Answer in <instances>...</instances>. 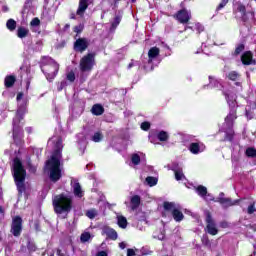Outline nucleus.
Returning <instances> with one entry per match:
<instances>
[{"label": "nucleus", "mask_w": 256, "mask_h": 256, "mask_svg": "<svg viewBox=\"0 0 256 256\" xmlns=\"http://www.w3.org/2000/svg\"><path fill=\"white\" fill-rule=\"evenodd\" d=\"M12 175L18 194L21 196L25 191H27V186L25 185L27 170H25V166H23V162L19 157H15L12 161Z\"/></svg>", "instance_id": "f257e3e1"}, {"label": "nucleus", "mask_w": 256, "mask_h": 256, "mask_svg": "<svg viewBox=\"0 0 256 256\" xmlns=\"http://www.w3.org/2000/svg\"><path fill=\"white\" fill-rule=\"evenodd\" d=\"M46 168L49 171V179L57 183L63 177L61 174V150L56 149L49 160L46 161Z\"/></svg>", "instance_id": "f03ea898"}, {"label": "nucleus", "mask_w": 256, "mask_h": 256, "mask_svg": "<svg viewBox=\"0 0 256 256\" xmlns=\"http://www.w3.org/2000/svg\"><path fill=\"white\" fill-rule=\"evenodd\" d=\"M52 205L56 215L71 213L73 210V196L65 193L58 194L53 198Z\"/></svg>", "instance_id": "7ed1b4c3"}, {"label": "nucleus", "mask_w": 256, "mask_h": 256, "mask_svg": "<svg viewBox=\"0 0 256 256\" xmlns=\"http://www.w3.org/2000/svg\"><path fill=\"white\" fill-rule=\"evenodd\" d=\"M42 59H45L48 62V65L45 68H41V71L46 75V79H49L50 81L55 79L59 73V63L47 56H44Z\"/></svg>", "instance_id": "20e7f679"}, {"label": "nucleus", "mask_w": 256, "mask_h": 256, "mask_svg": "<svg viewBox=\"0 0 256 256\" xmlns=\"http://www.w3.org/2000/svg\"><path fill=\"white\" fill-rule=\"evenodd\" d=\"M95 66V53H87L80 59L79 69L82 73L93 71Z\"/></svg>", "instance_id": "39448f33"}, {"label": "nucleus", "mask_w": 256, "mask_h": 256, "mask_svg": "<svg viewBox=\"0 0 256 256\" xmlns=\"http://www.w3.org/2000/svg\"><path fill=\"white\" fill-rule=\"evenodd\" d=\"M163 207L165 211H169L172 213V217L176 223H181L183 219H185V215L183 212L175 207V203L173 202H164Z\"/></svg>", "instance_id": "423d86ee"}, {"label": "nucleus", "mask_w": 256, "mask_h": 256, "mask_svg": "<svg viewBox=\"0 0 256 256\" xmlns=\"http://www.w3.org/2000/svg\"><path fill=\"white\" fill-rule=\"evenodd\" d=\"M205 215V223H206V231L209 235L215 236L217 233H219V229H217V224L215 223V220L213 219V215L211 214V211L206 210L204 212Z\"/></svg>", "instance_id": "0eeeda50"}, {"label": "nucleus", "mask_w": 256, "mask_h": 256, "mask_svg": "<svg viewBox=\"0 0 256 256\" xmlns=\"http://www.w3.org/2000/svg\"><path fill=\"white\" fill-rule=\"evenodd\" d=\"M10 232L14 237H21V233L23 232V218L21 216H15L12 219Z\"/></svg>", "instance_id": "6e6552de"}, {"label": "nucleus", "mask_w": 256, "mask_h": 256, "mask_svg": "<svg viewBox=\"0 0 256 256\" xmlns=\"http://www.w3.org/2000/svg\"><path fill=\"white\" fill-rule=\"evenodd\" d=\"M73 49L76 53H85L89 49V39L86 37L78 38L73 44Z\"/></svg>", "instance_id": "1a4fd4ad"}, {"label": "nucleus", "mask_w": 256, "mask_h": 256, "mask_svg": "<svg viewBox=\"0 0 256 256\" xmlns=\"http://www.w3.org/2000/svg\"><path fill=\"white\" fill-rule=\"evenodd\" d=\"M177 22L182 25H187L191 21V12H188L186 8H183L173 15Z\"/></svg>", "instance_id": "9d476101"}, {"label": "nucleus", "mask_w": 256, "mask_h": 256, "mask_svg": "<svg viewBox=\"0 0 256 256\" xmlns=\"http://www.w3.org/2000/svg\"><path fill=\"white\" fill-rule=\"evenodd\" d=\"M13 125V129H12V133H13V140H14V143L15 145H21L22 143V139H23V130L21 129V126H19V124H16L15 123V120L14 122L12 123Z\"/></svg>", "instance_id": "9b49d317"}, {"label": "nucleus", "mask_w": 256, "mask_h": 256, "mask_svg": "<svg viewBox=\"0 0 256 256\" xmlns=\"http://www.w3.org/2000/svg\"><path fill=\"white\" fill-rule=\"evenodd\" d=\"M215 203H220L224 209L229 207H233L237 203V201L233 202L231 198H225V193L220 192L219 196L214 200Z\"/></svg>", "instance_id": "f8f14e48"}, {"label": "nucleus", "mask_w": 256, "mask_h": 256, "mask_svg": "<svg viewBox=\"0 0 256 256\" xmlns=\"http://www.w3.org/2000/svg\"><path fill=\"white\" fill-rule=\"evenodd\" d=\"M102 235H106L107 239H110V241H117V238L119 237L117 231L109 226H104L102 228Z\"/></svg>", "instance_id": "ddd939ff"}, {"label": "nucleus", "mask_w": 256, "mask_h": 256, "mask_svg": "<svg viewBox=\"0 0 256 256\" xmlns=\"http://www.w3.org/2000/svg\"><path fill=\"white\" fill-rule=\"evenodd\" d=\"M89 1H91V0H79L76 15H78L79 17L85 16V11H87V9H89Z\"/></svg>", "instance_id": "4468645a"}, {"label": "nucleus", "mask_w": 256, "mask_h": 256, "mask_svg": "<svg viewBox=\"0 0 256 256\" xmlns=\"http://www.w3.org/2000/svg\"><path fill=\"white\" fill-rule=\"evenodd\" d=\"M242 65H255V60H253V52L246 51L241 56Z\"/></svg>", "instance_id": "2eb2a0df"}, {"label": "nucleus", "mask_w": 256, "mask_h": 256, "mask_svg": "<svg viewBox=\"0 0 256 256\" xmlns=\"http://www.w3.org/2000/svg\"><path fill=\"white\" fill-rule=\"evenodd\" d=\"M15 83H17V76L16 75H7L4 78V86L6 89H11V87L15 86Z\"/></svg>", "instance_id": "dca6fc26"}, {"label": "nucleus", "mask_w": 256, "mask_h": 256, "mask_svg": "<svg viewBox=\"0 0 256 256\" xmlns=\"http://www.w3.org/2000/svg\"><path fill=\"white\" fill-rule=\"evenodd\" d=\"M91 113L99 117L105 113V108L101 104H94L91 108Z\"/></svg>", "instance_id": "f3484780"}, {"label": "nucleus", "mask_w": 256, "mask_h": 256, "mask_svg": "<svg viewBox=\"0 0 256 256\" xmlns=\"http://www.w3.org/2000/svg\"><path fill=\"white\" fill-rule=\"evenodd\" d=\"M131 203V209L132 211H135V209H139V205H141V196L139 195H134L130 199Z\"/></svg>", "instance_id": "a211bd4d"}, {"label": "nucleus", "mask_w": 256, "mask_h": 256, "mask_svg": "<svg viewBox=\"0 0 256 256\" xmlns=\"http://www.w3.org/2000/svg\"><path fill=\"white\" fill-rule=\"evenodd\" d=\"M237 119V110H231L229 112V114L226 116L225 118V122L228 125L233 126V124L235 123V120Z\"/></svg>", "instance_id": "6ab92c4d"}, {"label": "nucleus", "mask_w": 256, "mask_h": 256, "mask_svg": "<svg viewBox=\"0 0 256 256\" xmlns=\"http://www.w3.org/2000/svg\"><path fill=\"white\" fill-rule=\"evenodd\" d=\"M188 149L193 155H199V153H201V145H199L197 142L190 143Z\"/></svg>", "instance_id": "aec40b11"}, {"label": "nucleus", "mask_w": 256, "mask_h": 256, "mask_svg": "<svg viewBox=\"0 0 256 256\" xmlns=\"http://www.w3.org/2000/svg\"><path fill=\"white\" fill-rule=\"evenodd\" d=\"M73 193L75 195V197H79V199H81V197H83V189L81 188V184L79 182H75L73 184Z\"/></svg>", "instance_id": "412c9836"}, {"label": "nucleus", "mask_w": 256, "mask_h": 256, "mask_svg": "<svg viewBox=\"0 0 256 256\" xmlns=\"http://www.w3.org/2000/svg\"><path fill=\"white\" fill-rule=\"evenodd\" d=\"M29 36V29L23 26L18 27L17 29V37L19 39H25V37Z\"/></svg>", "instance_id": "4be33fe9"}, {"label": "nucleus", "mask_w": 256, "mask_h": 256, "mask_svg": "<svg viewBox=\"0 0 256 256\" xmlns=\"http://www.w3.org/2000/svg\"><path fill=\"white\" fill-rule=\"evenodd\" d=\"M208 79H209V85H211V87H216L217 89H223V84H221L219 80H217L213 76H209Z\"/></svg>", "instance_id": "5701e85b"}, {"label": "nucleus", "mask_w": 256, "mask_h": 256, "mask_svg": "<svg viewBox=\"0 0 256 256\" xmlns=\"http://www.w3.org/2000/svg\"><path fill=\"white\" fill-rule=\"evenodd\" d=\"M159 53H161V50L159 48L152 47L148 51V57H149V59H155V58L159 57Z\"/></svg>", "instance_id": "b1692460"}, {"label": "nucleus", "mask_w": 256, "mask_h": 256, "mask_svg": "<svg viewBox=\"0 0 256 256\" xmlns=\"http://www.w3.org/2000/svg\"><path fill=\"white\" fill-rule=\"evenodd\" d=\"M188 29L192 31H196L198 34L203 33L205 31V27L201 23H195L192 26H189Z\"/></svg>", "instance_id": "393cba45"}, {"label": "nucleus", "mask_w": 256, "mask_h": 256, "mask_svg": "<svg viewBox=\"0 0 256 256\" xmlns=\"http://www.w3.org/2000/svg\"><path fill=\"white\" fill-rule=\"evenodd\" d=\"M174 171L176 181H182L185 179V174H183L182 168L172 169Z\"/></svg>", "instance_id": "a878e982"}, {"label": "nucleus", "mask_w": 256, "mask_h": 256, "mask_svg": "<svg viewBox=\"0 0 256 256\" xmlns=\"http://www.w3.org/2000/svg\"><path fill=\"white\" fill-rule=\"evenodd\" d=\"M6 27L8 31H15L17 29V21H15L13 18H10L6 22Z\"/></svg>", "instance_id": "bb28decb"}, {"label": "nucleus", "mask_w": 256, "mask_h": 256, "mask_svg": "<svg viewBox=\"0 0 256 256\" xmlns=\"http://www.w3.org/2000/svg\"><path fill=\"white\" fill-rule=\"evenodd\" d=\"M195 191L200 197H207V187L203 185H198L195 188Z\"/></svg>", "instance_id": "cd10ccee"}, {"label": "nucleus", "mask_w": 256, "mask_h": 256, "mask_svg": "<svg viewBox=\"0 0 256 256\" xmlns=\"http://www.w3.org/2000/svg\"><path fill=\"white\" fill-rule=\"evenodd\" d=\"M245 51V44L240 43L236 46L234 52H232L233 57H238V55H241Z\"/></svg>", "instance_id": "c85d7f7f"}, {"label": "nucleus", "mask_w": 256, "mask_h": 256, "mask_svg": "<svg viewBox=\"0 0 256 256\" xmlns=\"http://www.w3.org/2000/svg\"><path fill=\"white\" fill-rule=\"evenodd\" d=\"M157 139L160 140L161 142L169 141V133L161 130L160 132L157 133Z\"/></svg>", "instance_id": "c756f323"}, {"label": "nucleus", "mask_w": 256, "mask_h": 256, "mask_svg": "<svg viewBox=\"0 0 256 256\" xmlns=\"http://www.w3.org/2000/svg\"><path fill=\"white\" fill-rule=\"evenodd\" d=\"M127 218L125 216H118V226L120 229H127Z\"/></svg>", "instance_id": "7c9ffc66"}, {"label": "nucleus", "mask_w": 256, "mask_h": 256, "mask_svg": "<svg viewBox=\"0 0 256 256\" xmlns=\"http://www.w3.org/2000/svg\"><path fill=\"white\" fill-rule=\"evenodd\" d=\"M120 23H121V16L119 15L115 16L113 22L111 23L110 31H115V29L119 27Z\"/></svg>", "instance_id": "2f4dec72"}, {"label": "nucleus", "mask_w": 256, "mask_h": 256, "mask_svg": "<svg viewBox=\"0 0 256 256\" xmlns=\"http://www.w3.org/2000/svg\"><path fill=\"white\" fill-rule=\"evenodd\" d=\"M246 157H249L250 159L256 158V149L253 147H248L245 151Z\"/></svg>", "instance_id": "473e14b6"}, {"label": "nucleus", "mask_w": 256, "mask_h": 256, "mask_svg": "<svg viewBox=\"0 0 256 256\" xmlns=\"http://www.w3.org/2000/svg\"><path fill=\"white\" fill-rule=\"evenodd\" d=\"M33 5V3L31 2V0H26V2L24 3V6L22 8V15H27V13H29L31 6Z\"/></svg>", "instance_id": "72a5a7b5"}, {"label": "nucleus", "mask_w": 256, "mask_h": 256, "mask_svg": "<svg viewBox=\"0 0 256 256\" xmlns=\"http://www.w3.org/2000/svg\"><path fill=\"white\" fill-rule=\"evenodd\" d=\"M233 139H235V131L231 129L230 131L225 133L224 141H229L233 143Z\"/></svg>", "instance_id": "f704fd0d"}, {"label": "nucleus", "mask_w": 256, "mask_h": 256, "mask_svg": "<svg viewBox=\"0 0 256 256\" xmlns=\"http://www.w3.org/2000/svg\"><path fill=\"white\" fill-rule=\"evenodd\" d=\"M92 141H94V143H101V141H103V134L101 132L94 133Z\"/></svg>", "instance_id": "c9c22d12"}, {"label": "nucleus", "mask_w": 256, "mask_h": 256, "mask_svg": "<svg viewBox=\"0 0 256 256\" xmlns=\"http://www.w3.org/2000/svg\"><path fill=\"white\" fill-rule=\"evenodd\" d=\"M157 181V178L153 176H148L146 178V183L149 185V187H155V185H157Z\"/></svg>", "instance_id": "e433bc0d"}, {"label": "nucleus", "mask_w": 256, "mask_h": 256, "mask_svg": "<svg viewBox=\"0 0 256 256\" xmlns=\"http://www.w3.org/2000/svg\"><path fill=\"white\" fill-rule=\"evenodd\" d=\"M27 249H28L29 253H35V251H37V245H35V242L28 241Z\"/></svg>", "instance_id": "4c0bfd02"}, {"label": "nucleus", "mask_w": 256, "mask_h": 256, "mask_svg": "<svg viewBox=\"0 0 256 256\" xmlns=\"http://www.w3.org/2000/svg\"><path fill=\"white\" fill-rule=\"evenodd\" d=\"M227 77L230 81H237L239 78V73H237V71H231L228 73Z\"/></svg>", "instance_id": "58836bf2"}, {"label": "nucleus", "mask_w": 256, "mask_h": 256, "mask_svg": "<svg viewBox=\"0 0 256 256\" xmlns=\"http://www.w3.org/2000/svg\"><path fill=\"white\" fill-rule=\"evenodd\" d=\"M15 120V124L19 125V123H21V121H23V112L21 111H17L16 112V117L13 119V121Z\"/></svg>", "instance_id": "ea45409f"}, {"label": "nucleus", "mask_w": 256, "mask_h": 256, "mask_svg": "<svg viewBox=\"0 0 256 256\" xmlns=\"http://www.w3.org/2000/svg\"><path fill=\"white\" fill-rule=\"evenodd\" d=\"M201 242L204 247H211V240H209V236L203 235L201 238Z\"/></svg>", "instance_id": "a19ab883"}, {"label": "nucleus", "mask_w": 256, "mask_h": 256, "mask_svg": "<svg viewBox=\"0 0 256 256\" xmlns=\"http://www.w3.org/2000/svg\"><path fill=\"white\" fill-rule=\"evenodd\" d=\"M86 217H88V219H95V217H97V210L95 209H90L86 212Z\"/></svg>", "instance_id": "79ce46f5"}, {"label": "nucleus", "mask_w": 256, "mask_h": 256, "mask_svg": "<svg viewBox=\"0 0 256 256\" xmlns=\"http://www.w3.org/2000/svg\"><path fill=\"white\" fill-rule=\"evenodd\" d=\"M131 161L133 165H139V163H141V156H139V154H133L131 157Z\"/></svg>", "instance_id": "37998d69"}, {"label": "nucleus", "mask_w": 256, "mask_h": 256, "mask_svg": "<svg viewBox=\"0 0 256 256\" xmlns=\"http://www.w3.org/2000/svg\"><path fill=\"white\" fill-rule=\"evenodd\" d=\"M83 29H85V26L83 24H79L77 26H74L73 31L77 35H81V33H83Z\"/></svg>", "instance_id": "c03bdc74"}, {"label": "nucleus", "mask_w": 256, "mask_h": 256, "mask_svg": "<svg viewBox=\"0 0 256 256\" xmlns=\"http://www.w3.org/2000/svg\"><path fill=\"white\" fill-rule=\"evenodd\" d=\"M91 239V234L89 232L83 233L80 236V240L82 241V243H87V241H89Z\"/></svg>", "instance_id": "a18cd8bd"}, {"label": "nucleus", "mask_w": 256, "mask_h": 256, "mask_svg": "<svg viewBox=\"0 0 256 256\" xmlns=\"http://www.w3.org/2000/svg\"><path fill=\"white\" fill-rule=\"evenodd\" d=\"M227 3H229V0H221L219 5L216 7V11H221V9H225Z\"/></svg>", "instance_id": "49530a36"}, {"label": "nucleus", "mask_w": 256, "mask_h": 256, "mask_svg": "<svg viewBox=\"0 0 256 256\" xmlns=\"http://www.w3.org/2000/svg\"><path fill=\"white\" fill-rule=\"evenodd\" d=\"M31 27H39L41 25V20L38 17H35L30 22Z\"/></svg>", "instance_id": "de8ad7c7"}, {"label": "nucleus", "mask_w": 256, "mask_h": 256, "mask_svg": "<svg viewBox=\"0 0 256 256\" xmlns=\"http://www.w3.org/2000/svg\"><path fill=\"white\" fill-rule=\"evenodd\" d=\"M237 11L241 13V15H245V13H247V8L245 7L244 4L240 3L238 4Z\"/></svg>", "instance_id": "09e8293b"}, {"label": "nucleus", "mask_w": 256, "mask_h": 256, "mask_svg": "<svg viewBox=\"0 0 256 256\" xmlns=\"http://www.w3.org/2000/svg\"><path fill=\"white\" fill-rule=\"evenodd\" d=\"M256 208H255V202H253L252 204H250L247 208V213L248 215H253V213H255Z\"/></svg>", "instance_id": "8fccbe9b"}, {"label": "nucleus", "mask_w": 256, "mask_h": 256, "mask_svg": "<svg viewBox=\"0 0 256 256\" xmlns=\"http://www.w3.org/2000/svg\"><path fill=\"white\" fill-rule=\"evenodd\" d=\"M66 79L68 81H70V83L75 82V72L70 71L67 75H66Z\"/></svg>", "instance_id": "3c124183"}, {"label": "nucleus", "mask_w": 256, "mask_h": 256, "mask_svg": "<svg viewBox=\"0 0 256 256\" xmlns=\"http://www.w3.org/2000/svg\"><path fill=\"white\" fill-rule=\"evenodd\" d=\"M141 129H142V131H149V129H151V123L142 122L141 123Z\"/></svg>", "instance_id": "603ef678"}, {"label": "nucleus", "mask_w": 256, "mask_h": 256, "mask_svg": "<svg viewBox=\"0 0 256 256\" xmlns=\"http://www.w3.org/2000/svg\"><path fill=\"white\" fill-rule=\"evenodd\" d=\"M120 0H109V5L112 9H117L119 7Z\"/></svg>", "instance_id": "864d4df0"}, {"label": "nucleus", "mask_w": 256, "mask_h": 256, "mask_svg": "<svg viewBox=\"0 0 256 256\" xmlns=\"http://www.w3.org/2000/svg\"><path fill=\"white\" fill-rule=\"evenodd\" d=\"M241 21H243V23H247V21H249V17H247V12L245 14H242Z\"/></svg>", "instance_id": "5fc2aeb1"}, {"label": "nucleus", "mask_w": 256, "mask_h": 256, "mask_svg": "<svg viewBox=\"0 0 256 256\" xmlns=\"http://www.w3.org/2000/svg\"><path fill=\"white\" fill-rule=\"evenodd\" d=\"M127 256H135V250L132 248L127 249Z\"/></svg>", "instance_id": "6e6d98bb"}, {"label": "nucleus", "mask_w": 256, "mask_h": 256, "mask_svg": "<svg viewBox=\"0 0 256 256\" xmlns=\"http://www.w3.org/2000/svg\"><path fill=\"white\" fill-rule=\"evenodd\" d=\"M66 86H67V82L62 81V82L60 83V87L58 88V91H63V88L66 87Z\"/></svg>", "instance_id": "4d7b16f0"}, {"label": "nucleus", "mask_w": 256, "mask_h": 256, "mask_svg": "<svg viewBox=\"0 0 256 256\" xmlns=\"http://www.w3.org/2000/svg\"><path fill=\"white\" fill-rule=\"evenodd\" d=\"M56 255H58V256H69V255H66L65 253H63V251H61V249H57L56 250Z\"/></svg>", "instance_id": "13d9d810"}, {"label": "nucleus", "mask_w": 256, "mask_h": 256, "mask_svg": "<svg viewBox=\"0 0 256 256\" xmlns=\"http://www.w3.org/2000/svg\"><path fill=\"white\" fill-rule=\"evenodd\" d=\"M96 256H108L107 252L106 251H99Z\"/></svg>", "instance_id": "bf43d9fd"}, {"label": "nucleus", "mask_w": 256, "mask_h": 256, "mask_svg": "<svg viewBox=\"0 0 256 256\" xmlns=\"http://www.w3.org/2000/svg\"><path fill=\"white\" fill-rule=\"evenodd\" d=\"M23 92H19L18 94H17V97H16V100L17 101H21V99H23Z\"/></svg>", "instance_id": "052dcab7"}, {"label": "nucleus", "mask_w": 256, "mask_h": 256, "mask_svg": "<svg viewBox=\"0 0 256 256\" xmlns=\"http://www.w3.org/2000/svg\"><path fill=\"white\" fill-rule=\"evenodd\" d=\"M8 11H9V6H7V5L2 6L3 13H8Z\"/></svg>", "instance_id": "680f3d73"}, {"label": "nucleus", "mask_w": 256, "mask_h": 256, "mask_svg": "<svg viewBox=\"0 0 256 256\" xmlns=\"http://www.w3.org/2000/svg\"><path fill=\"white\" fill-rule=\"evenodd\" d=\"M119 247L120 249H125L127 247V244L125 242H120Z\"/></svg>", "instance_id": "e2e57ef3"}, {"label": "nucleus", "mask_w": 256, "mask_h": 256, "mask_svg": "<svg viewBox=\"0 0 256 256\" xmlns=\"http://www.w3.org/2000/svg\"><path fill=\"white\" fill-rule=\"evenodd\" d=\"M158 239H159L160 241H163V239H165V230L161 232V236L158 237Z\"/></svg>", "instance_id": "0e129e2a"}, {"label": "nucleus", "mask_w": 256, "mask_h": 256, "mask_svg": "<svg viewBox=\"0 0 256 256\" xmlns=\"http://www.w3.org/2000/svg\"><path fill=\"white\" fill-rule=\"evenodd\" d=\"M70 19H77V16H76V14L74 13V12H72L71 14H70Z\"/></svg>", "instance_id": "69168bd1"}, {"label": "nucleus", "mask_w": 256, "mask_h": 256, "mask_svg": "<svg viewBox=\"0 0 256 256\" xmlns=\"http://www.w3.org/2000/svg\"><path fill=\"white\" fill-rule=\"evenodd\" d=\"M0 213L1 215H5V209H3V206H0Z\"/></svg>", "instance_id": "338daca9"}, {"label": "nucleus", "mask_w": 256, "mask_h": 256, "mask_svg": "<svg viewBox=\"0 0 256 256\" xmlns=\"http://www.w3.org/2000/svg\"><path fill=\"white\" fill-rule=\"evenodd\" d=\"M134 65H135V64H134L133 62L129 63V64H128V69L133 68V67H134Z\"/></svg>", "instance_id": "774afa93"}]
</instances>
